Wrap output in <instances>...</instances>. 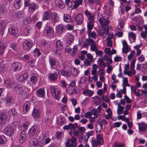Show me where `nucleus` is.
<instances>
[{
    "mask_svg": "<svg viewBox=\"0 0 147 147\" xmlns=\"http://www.w3.org/2000/svg\"><path fill=\"white\" fill-rule=\"evenodd\" d=\"M94 131L93 130L88 132L84 136L85 140L87 141L90 136L94 135Z\"/></svg>",
    "mask_w": 147,
    "mask_h": 147,
    "instance_id": "39",
    "label": "nucleus"
},
{
    "mask_svg": "<svg viewBox=\"0 0 147 147\" xmlns=\"http://www.w3.org/2000/svg\"><path fill=\"white\" fill-rule=\"evenodd\" d=\"M79 126L78 125L77 123H75L74 124L72 123H69L68 125H65L63 128L65 130L70 129L71 132V129H73L74 131L77 130V129H78Z\"/></svg>",
    "mask_w": 147,
    "mask_h": 147,
    "instance_id": "5",
    "label": "nucleus"
},
{
    "mask_svg": "<svg viewBox=\"0 0 147 147\" xmlns=\"http://www.w3.org/2000/svg\"><path fill=\"white\" fill-rule=\"evenodd\" d=\"M117 105L118 106V109L117 110V112L118 115H120L123 113V111L124 109V107L119 105V103H117Z\"/></svg>",
    "mask_w": 147,
    "mask_h": 147,
    "instance_id": "38",
    "label": "nucleus"
},
{
    "mask_svg": "<svg viewBox=\"0 0 147 147\" xmlns=\"http://www.w3.org/2000/svg\"><path fill=\"white\" fill-rule=\"evenodd\" d=\"M84 13L88 18L89 21H94V15L87 9L85 11Z\"/></svg>",
    "mask_w": 147,
    "mask_h": 147,
    "instance_id": "11",
    "label": "nucleus"
},
{
    "mask_svg": "<svg viewBox=\"0 0 147 147\" xmlns=\"http://www.w3.org/2000/svg\"><path fill=\"white\" fill-rule=\"evenodd\" d=\"M30 80L29 84L30 85H33L35 84L37 81V79L36 74L32 75L30 77Z\"/></svg>",
    "mask_w": 147,
    "mask_h": 147,
    "instance_id": "32",
    "label": "nucleus"
},
{
    "mask_svg": "<svg viewBox=\"0 0 147 147\" xmlns=\"http://www.w3.org/2000/svg\"><path fill=\"white\" fill-rule=\"evenodd\" d=\"M25 89V87L24 86H17L14 87L13 90L16 91L17 94H23Z\"/></svg>",
    "mask_w": 147,
    "mask_h": 147,
    "instance_id": "6",
    "label": "nucleus"
},
{
    "mask_svg": "<svg viewBox=\"0 0 147 147\" xmlns=\"http://www.w3.org/2000/svg\"><path fill=\"white\" fill-rule=\"evenodd\" d=\"M37 7L36 4L34 3H32L29 6V9H30V12H33L36 9Z\"/></svg>",
    "mask_w": 147,
    "mask_h": 147,
    "instance_id": "40",
    "label": "nucleus"
},
{
    "mask_svg": "<svg viewBox=\"0 0 147 147\" xmlns=\"http://www.w3.org/2000/svg\"><path fill=\"white\" fill-rule=\"evenodd\" d=\"M56 28L59 34H62L65 30V26L62 24L57 25L56 27Z\"/></svg>",
    "mask_w": 147,
    "mask_h": 147,
    "instance_id": "23",
    "label": "nucleus"
},
{
    "mask_svg": "<svg viewBox=\"0 0 147 147\" xmlns=\"http://www.w3.org/2000/svg\"><path fill=\"white\" fill-rule=\"evenodd\" d=\"M128 36L129 37L132 38L134 41L136 40V35L134 32H129Z\"/></svg>",
    "mask_w": 147,
    "mask_h": 147,
    "instance_id": "62",
    "label": "nucleus"
},
{
    "mask_svg": "<svg viewBox=\"0 0 147 147\" xmlns=\"http://www.w3.org/2000/svg\"><path fill=\"white\" fill-rule=\"evenodd\" d=\"M6 9L5 5L3 4L0 5V14H4L6 12Z\"/></svg>",
    "mask_w": 147,
    "mask_h": 147,
    "instance_id": "43",
    "label": "nucleus"
},
{
    "mask_svg": "<svg viewBox=\"0 0 147 147\" xmlns=\"http://www.w3.org/2000/svg\"><path fill=\"white\" fill-rule=\"evenodd\" d=\"M74 18L75 21L77 24H80L83 22L84 17L81 14L78 13L75 15Z\"/></svg>",
    "mask_w": 147,
    "mask_h": 147,
    "instance_id": "7",
    "label": "nucleus"
},
{
    "mask_svg": "<svg viewBox=\"0 0 147 147\" xmlns=\"http://www.w3.org/2000/svg\"><path fill=\"white\" fill-rule=\"evenodd\" d=\"M55 3L56 5L60 9H63L65 7L61 0H55Z\"/></svg>",
    "mask_w": 147,
    "mask_h": 147,
    "instance_id": "28",
    "label": "nucleus"
},
{
    "mask_svg": "<svg viewBox=\"0 0 147 147\" xmlns=\"http://www.w3.org/2000/svg\"><path fill=\"white\" fill-rule=\"evenodd\" d=\"M29 145L30 147H42L44 146L43 142L39 141L35 138H31L29 140Z\"/></svg>",
    "mask_w": 147,
    "mask_h": 147,
    "instance_id": "2",
    "label": "nucleus"
},
{
    "mask_svg": "<svg viewBox=\"0 0 147 147\" xmlns=\"http://www.w3.org/2000/svg\"><path fill=\"white\" fill-rule=\"evenodd\" d=\"M26 134L25 132L22 131L20 135V137L19 138V141L20 143H23L24 142L26 139Z\"/></svg>",
    "mask_w": 147,
    "mask_h": 147,
    "instance_id": "27",
    "label": "nucleus"
},
{
    "mask_svg": "<svg viewBox=\"0 0 147 147\" xmlns=\"http://www.w3.org/2000/svg\"><path fill=\"white\" fill-rule=\"evenodd\" d=\"M49 62L51 67L54 66L56 65V60L53 58L49 59Z\"/></svg>",
    "mask_w": 147,
    "mask_h": 147,
    "instance_id": "52",
    "label": "nucleus"
},
{
    "mask_svg": "<svg viewBox=\"0 0 147 147\" xmlns=\"http://www.w3.org/2000/svg\"><path fill=\"white\" fill-rule=\"evenodd\" d=\"M53 29L52 27L49 26H46L45 27L44 32L47 36H50L53 35Z\"/></svg>",
    "mask_w": 147,
    "mask_h": 147,
    "instance_id": "10",
    "label": "nucleus"
},
{
    "mask_svg": "<svg viewBox=\"0 0 147 147\" xmlns=\"http://www.w3.org/2000/svg\"><path fill=\"white\" fill-rule=\"evenodd\" d=\"M12 68L14 71L20 70L22 67L21 64L19 62L13 63L11 65Z\"/></svg>",
    "mask_w": 147,
    "mask_h": 147,
    "instance_id": "20",
    "label": "nucleus"
},
{
    "mask_svg": "<svg viewBox=\"0 0 147 147\" xmlns=\"http://www.w3.org/2000/svg\"><path fill=\"white\" fill-rule=\"evenodd\" d=\"M51 19L52 21L54 23L58 22L59 20V18L58 16L57 13L54 12L52 13Z\"/></svg>",
    "mask_w": 147,
    "mask_h": 147,
    "instance_id": "24",
    "label": "nucleus"
},
{
    "mask_svg": "<svg viewBox=\"0 0 147 147\" xmlns=\"http://www.w3.org/2000/svg\"><path fill=\"white\" fill-rule=\"evenodd\" d=\"M63 20L64 21L66 22H71V16L69 14H65L63 16Z\"/></svg>",
    "mask_w": 147,
    "mask_h": 147,
    "instance_id": "41",
    "label": "nucleus"
},
{
    "mask_svg": "<svg viewBox=\"0 0 147 147\" xmlns=\"http://www.w3.org/2000/svg\"><path fill=\"white\" fill-rule=\"evenodd\" d=\"M7 25V22L5 20L2 21L0 23V34L1 36L3 35Z\"/></svg>",
    "mask_w": 147,
    "mask_h": 147,
    "instance_id": "13",
    "label": "nucleus"
},
{
    "mask_svg": "<svg viewBox=\"0 0 147 147\" xmlns=\"http://www.w3.org/2000/svg\"><path fill=\"white\" fill-rule=\"evenodd\" d=\"M30 103L28 101H25L23 105V109L25 113H27L30 108Z\"/></svg>",
    "mask_w": 147,
    "mask_h": 147,
    "instance_id": "25",
    "label": "nucleus"
},
{
    "mask_svg": "<svg viewBox=\"0 0 147 147\" xmlns=\"http://www.w3.org/2000/svg\"><path fill=\"white\" fill-rule=\"evenodd\" d=\"M86 130V128L84 127L79 126L77 130L74 131L73 129H71V132H69V133L71 136V137L74 136H76L79 137L80 133L81 134L83 133H84Z\"/></svg>",
    "mask_w": 147,
    "mask_h": 147,
    "instance_id": "4",
    "label": "nucleus"
},
{
    "mask_svg": "<svg viewBox=\"0 0 147 147\" xmlns=\"http://www.w3.org/2000/svg\"><path fill=\"white\" fill-rule=\"evenodd\" d=\"M5 100L6 103L9 105L12 104L14 103V100L11 97L8 96Z\"/></svg>",
    "mask_w": 147,
    "mask_h": 147,
    "instance_id": "48",
    "label": "nucleus"
},
{
    "mask_svg": "<svg viewBox=\"0 0 147 147\" xmlns=\"http://www.w3.org/2000/svg\"><path fill=\"white\" fill-rule=\"evenodd\" d=\"M87 78L85 77H81L79 81L78 82V83L79 84H84L85 83L86 81L87 80Z\"/></svg>",
    "mask_w": 147,
    "mask_h": 147,
    "instance_id": "56",
    "label": "nucleus"
},
{
    "mask_svg": "<svg viewBox=\"0 0 147 147\" xmlns=\"http://www.w3.org/2000/svg\"><path fill=\"white\" fill-rule=\"evenodd\" d=\"M97 138V141L98 144L100 145H102L104 143L103 139L102 138V135L99 134H97L96 136Z\"/></svg>",
    "mask_w": 147,
    "mask_h": 147,
    "instance_id": "29",
    "label": "nucleus"
},
{
    "mask_svg": "<svg viewBox=\"0 0 147 147\" xmlns=\"http://www.w3.org/2000/svg\"><path fill=\"white\" fill-rule=\"evenodd\" d=\"M77 140L74 136H72L70 140H67L65 143L66 147H77L76 146ZM78 147H83L82 144L79 145Z\"/></svg>",
    "mask_w": 147,
    "mask_h": 147,
    "instance_id": "3",
    "label": "nucleus"
},
{
    "mask_svg": "<svg viewBox=\"0 0 147 147\" xmlns=\"http://www.w3.org/2000/svg\"><path fill=\"white\" fill-rule=\"evenodd\" d=\"M4 131L7 135L8 136H11L14 134V130L12 127L8 126L6 127L4 130Z\"/></svg>",
    "mask_w": 147,
    "mask_h": 147,
    "instance_id": "9",
    "label": "nucleus"
},
{
    "mask_svg": "<svg viewBox=\"0 0 147 147\" xmlns=\"http://www.w3.org/2000/svg\"><path fill=\"white\" fill-rule=\"evenodd\" d=\"M32 43L30 42L25 41L23 43V49L25 50H30L32 46Z\"/></svg>",
    "mask_w": 147,
    "mask_h": 147,
    "instance_id": "17",
    "label": "nucleus"
},
{
    "mask_svg": "<svg viewBox=\"0 0 147 147\" xmlns=\"http://www.w3.org/2000/svg\"><path fill=\"white\" fill-rule=\"evenodd\" d=\"M10 47L14 50L16 51L17 49V46L16 44L13 42L11 43L10 44Z\"/></svg>",
    "mask_w": 147,
    "mask_h": 147,
    "instance_id": "61",
    "label": "nucleus"
},
{
    "mask_svg": "<svg viewBox=\"0 0 147 147\" xmlns=\"http://www.w3.org/2000/svg\"><path fill=\"white\" fill-rule=\"evenodd\" d=\"M93 101L97 105L100 103L101 101L100 98L99 97L96 96L94 97Z\"/></svg>",
    "mask_w": 147,
    "mask_h": 147,
    "instance_id": "50",
    "label": "nucleus"
},
{
    "mask_svg": "<svg viewBox=\"0 0 147 147\" xmlns=\"http://www.w3.org/2000/svg\"><path fill=\"white\" fill-rule=\"evenodd\" d=\"M94 22L89 21L87 24V28L88 29V32H91V30L93 27V23Z\"/></svg>",
    "mask_w": 147,
    "mask_h": 147,
    "instance_id": "42",
    "label": "nucleus"
},
{
    "mask_svg": "<svg viewBox=\"0 0 147 147\" xmlns=\"http://www.w3.org/2000/svg\"><path fill=\"white\" fill-rule=\"evenodd\" d=\"M22 4V0H15L13 3L14 7L17 9H19Z\"/></svg>",
    "mask_w": 147,
    "mask_h": 147,
    "instance_id": "26",
    "label": "nucleus"
},
{
    "mask_svg": "<svg viewBox=\"0 0 147 147\" xmlns=\"http://www.w3.org/2000/svg\"><path fill=\"white\" fill-rule=\"evenodd\" d=\"M52 15V13L50 11H45L43 15L42 20L43 21H46L50 20Z\"/></svg>",
    "mask_w": 147,
    "mask_h": 147,
    "instance_id": "19",
    "label": "nucleus"
},
{
    "mask_svg": "<svg viewBox=\"0 0 147 147\" xmlns=\"http://www.w3.org/2000/svg\"><path fill=\"white\" fill-rule=\"evenodd\" d=\"M32 30V28L28 26L26 28H25L24 30V32L26 36H28L29 34L30 33Z\"/></svg>",
    "mask_w": 147,
    "mask_h": 147,
    "instance_id": "46",
    "label": "nucleus"
},
{
    "mask_svg": "<svg viewBox=\"0 0 147 147\" xmlns=\"http://www.w3.org/2000/svg\"><path fill=\"white\" fill-rule=\"evenodd\" d=\"M36 94L38 97L43 98L45 95V89L40 88L38 89L36 92Z\"/></svg>",
    "mask_w": 147,
    "mask_h": 147,
    "instance_id": "16",
    "label": "nucleus"
},
{
    "mask_svg": "<svg viewBox=\"0 0 147 147\" xmlns=\"http://www.w3.org/2000/svg\"><path fill=\"white\" fill-rule=\"evenodd\" d=\"M87 33L89 37H91L95 39L96 38V33L94 31H93L92 32H87Z\"/></svg>",
    "mask_w": 147,
    "mask_h": 147,
    "instance_id": "51",
    "label": "nucleus"
},
{
    "mask_svg": "<svg viewBox=\"0 0 147 147\" xmlns=\"http://www.w3.org/2000/svg\"><path fill=\"white\" fill-rule=\"evenodd\" d=\"M98 61L100 63L99 65L101 67L105 68L106 67L105 63L103 61V59L101 58L98 59Z\"/></svg>",
    "mask_w": 147,
    "mask_h": 147,
    "instance_id": "53",
    "label": "nucleus"
},
{
    "mask_svg": "<svg viewBox=\"0 0 147 147\" xmlns=\"http://www.w3.org/2000/svg\"><path fill=\"white\" fill-rule=\"evenodd\" d=\"M107 46L110 47L112 46V41L111 40L110 36H108L107 38Z\"/></svg>",
    "mask_w": 147,
    "mask_h": 147,
    "instance_id": "59",
    "label": "nucleus"
},
{
    "mask_svg": "<svg viewBox=\"0 0 147 147\" xmlns=\"http://www.w3.org/2000/svg\"><path fill=\"white\" fill-rule=\"evenodd\" d=\"M28 76V74L27 73H25L21 75L19 78V80L20 82H22L26 80Z\"/></svg>",
    "mask_w": 147,
    "mask_h": 147,
    "instance_id": "36",
    "label": "nucleus"
},
{
    "mask_svg": "<svg viewBox=\"0 0 147 147\" xmlns=\"http://www.w3.org/2000/svg\"><path fill=\"white\" fill-rule=\"evenodd\" d=\"M37 131L35 128H30L28 131L29 135L31 136H35L37 135Z\"/></svg>",
    "mask_w": 147,
    "mask_h": 147,
    "instance_id": "33",
    "label": "nucleus"
},
{
    "mask_svg": "<svg viewBox=\"0 0 147 147\" xmlns=\"http://www.w3.org/2000/svg\"><path fill=\"white\" fill-rule=\"evenodd\" d=\"M69 69L71 73L74 76L78 75L80 73L78 70L74 67H69Z\"/></svg>",
    "mask_w": 147,
    "mask_h": 147,
    "instance_id": "34",
    "label": "nucleus"
},
{
    "mask_svg": "<svg viewBox=\"0 0 147 147\" xmlns=\"http://www.w3.org/2000/svg\"><path fill=\"white\" fill-rule=\"evenodd\" d=\"M31 21V19L30 17H26L22 21L23 24L24 25L28 24Z\"/></svg>",
    "mask_w": 147,
    "mask_h": 147,
    "instance_id": "44",
    "label": "nucleus"
},
{
    "mask_svg": "<svg viewBox=\"0 0 147 147\" xmlns=\"http://www.w3.org/2000/svg\"><path fill=\"white\" fill-rule=\"evenodd\" d=\"M99 21L101 25L102 29L105 32V33H109L110 28L108 26L110 22L109 20H106L104 17H102L99 19Z\"/></svg>",
    "mask_w": 147,
    "mask_h": 147,
    "instance_id": "1",
    "label": "nucleus"
},
{
    "mask_svg": "<svg viewBox=\"0 0 147 147\" xmlns=\"http://www.w3.org/2000/svg\"><path fill=\"white\" fill-rule=\"evenodd\" d=\"M56 44L57 48H59V49H62L61 47L63 44L61 41H57L56 42Z\"/></svg>",
    "mask_w": 147,
    "mask_h": 147,
    "instance_id": "57",
    "label": "nucleus"
},
{
    "mask_svg": "<svg viewBox=\"0 0 147 147\" xmlns=\"http://www.w3.org/2000/svg\"><path fill=\"white\" fill-rule=\"evenodd\" d=\"M94 92L93 91L88 89H85L83 91V94L85 96H92L94 94Z\"/></svg>",
    "mask_w": 147,
    "mask_h": 147,
    "instance_id": "31",
    "label": "nucleus"
},
{
    "mask_svg": "<svg viewBox=\"0 0 147 147\" xmlns=\"http://www.w3.org/2000/svg\"><path fill=\"white\" fill-rule=\"evenodd\" d=\"M82 0H75L74 1V5L73 6V9L77 8L79 5L82 4Z\"/></svg>",
    "mask_w": 147,
    "mask_h": 147,
    "instance_id": "35",
    "label": "nucleus"
},
{
    "mask_svg": "<svg viewBox=\"0 0 147 147\" xmlns=\"http://www.w3.org/2000/svg\"><path fill=\"white\" fill-rule=\"evenodd\" d=\"M74 37L71 34L68 33L66 35V43L68 45H70L73 42Z\"/></svg>",
    "mask_w": 147,
    "mask_h": 147,
    "instance_id": "18",
    "label": "nucleus"
},
{
    "mask_svg": "<svg viewBox=\"0 0 147 147\" xmlns=\"http://www.w3.org/2000/svg\"><path fill=\"white\" fill-rule=\"evenodd\" d=\"M7 118V116L5 113H0V124L4 125Z\"/></svg>",
    "mask_w": 147,
    "mask_h": 147,
    "instance_id": "15",
    "label": "nucleus"
},
{
    "mask_svg": "<svg viewBox=\"0 0 147 147\" xmlns=\"http://www.w3.org/2000/svg\"><path fill=\"white\" fill-rule=\"evenodd\" d=\"M9 33L11 34L13 37L16 38L18 30L15 27L12 25H10L9 28Z\"/></svg>",
    "mask_w": 147,
    "mask_h": 147,
    "instance_id": "12",
    "label": "nucleus"
},
{
    "mask_svg": "<svg viewBox=\"0 0 147 147\" xmlns=\"http://www.w3.org/2000/svg\"><path fill=\"white\" fill-rule=\"evenodd\" d=\"M34 55L35 57H38L41 54L40 52L38 49L36 48L33 51Z\"/></svg>",
    "mask_w": 147,
    "mask_h": 147,
    "instance_id": "47",
    "label": "nucleus"
},
{
    "mask_svg": "<svg viewBox=\"0 0 147 147\" xmlns=\"http://www.w3.org/2000/svg\"><path fill=\"white\" fill-rule=\"evenodd\" d=\"M62 75L66 77H69L71 76V75L69 72L66 70H62L61 72Z\"/></svg>",
    "mask_w": 147,
    "mask_h": 147,
    "instance_id": "54",
    "label": "nucleus"
},
{
    "mask_svg": "<svg viewBox=\"0 0 147 147\" xmlns=\"http://www.w3.org/2000/svg\"><path fill=\"white\" fill-rule=\"evenodd\" d=\"M102 126L100 124L97 125H96V130L97 132H99L102 129Z\"/></svg>",
    "mask_w": 147,
    "mask_h": 147,
    "instance_id": "64",
    "label": "nucleus"
},
{
    "mask_svg": "<svg viewBox=\"0 0 147 147\" xmlns=\"http://www.w3.org/2000/svg\"><path fill=\"white\" fill-rule=\"evenodd\" d=\"M61 95V93L60 91L59 90H57L56 92L55 93V94H54V96H53L57 100H59V97Z\"/></svg>",
    "mask_w": 147,
    "mask_h": 147,
    "instance_id": "58",
    "label": "nucleus"
},
{
    "mask_svg": "<svg viewBox=\"0 0 147 147\" xmlns=\"http://www.w3.org/2000/svg\"><path fill=\"white\" fill-rule=\"evenodd\" d=\"M139 129L140 132H145L147 130V125L143 122L138 124Z\"/></svg>",
    "mask_w": 147,
    "mask_h": 147,
    "instance_id": "21",
    "label": "nucleus"
},
{
    "mask_svg": "<svg viewBox=\"0 0 147 147\" xmlns=\"http://www.w3.org/2000/svg\"><path fill=\"white\" fill-rule=\"evenodd\" d=\"M9 113L10 115L15 116L17 114V112L16 111L15 109H11L9 111Z\"/></svg>",
    "mask_w": 147,
    "mask_h": 147,
    "instance_id": "55",
    "label": "nucleus"
},
{
    "mask_svg": "<svg viewBox=\"0 0 147 147\" xmlns=\"http://www.w3.org/2000/svg\"><path fill=\"white\" fill-rule=\"evenodd\" d=\"M88 42L89 45L90 46V49L92 51H96L97 50V46L95 42L93 40L88 38L87 40Z\"/></svg>",
    "mask_w": 147,
    "mask_h": 147,
    "instance_id": "14",
    "label": "nucleus"
},
{
    "mask_svg": "<svg viewBox=\"0 0 147 147\" xmlns=\"http://www.w3.org/2000/svg\"><path fill=\"white\" fill-rule=\"evenodd\" d=\"M4 83L5 84H7L6 87L9 88L12 87L14 85L13 82L8 79L5 80Z\"/></svg>",
    "mask_w": 147,
    "mask_h": 147,
    "instance_id": "30",
    "label": "nucleus"
},
{
    "mask_svg": "<svg viewBox=\"0 0 147 147\" xmlns=\"http://www.w3.org/2000/svg\"><path fill=\"white\" fill-rule=\"evenodd\" d=\"M60 70L57 69L55 72L54 73H51L49 76V78L51 81H55L56 80L57 78V75L59 74Z\"/></svg>",
    "mask_w": 147,
    "mask_h": 147,
    "instance_id": "8",
    "label": "nucleus"
},
{
    "mask_svg": "<svg viewBox=\"0 0 147 147\" xmlns=\"http://www.w3.org/2000/svg\"><path fill=\"white\" fill-rule=\"evenodd\" d=\"M6 68L5 65L3 63H0V71L1 72H4L5 71Z\"/></svg>",
    "mask_w": 147,
    "mask_h": 147,
    "instance_id": "45",
    "label": "nucleus"
},
{
    "mask_svg": "<svg viewBox=\"0 0 147 147\" xmlns=\"http://www.w3.org/2000/svg\"><path fill=\"white\" fill-rule=\"evenodd\" d=\"M91 142L93 146H96L98 144L97 141L94 140L92 138H91Z\"/></svg>",
    "mask_w": 147,
    "mask_h": 147,
    "instance_id": "63",
    "label": "nucleus"
},
{
    "mask_svg": "<svg viewBox=\"0 0 147 147\" xmlns=\"http://www.w3.org/2000/svg\"><path fill=\"white\" fill-rule=\"evenodd\" d=\"M29 124V123L27 121L23 123L21 127V129L22 130V131L25 132L27 129Z\"/></svg>",
    "mask_w": 147,
    "mask_h": 147,
    "instance_id": "37",
    "label": "nucleus"
},
{
    "mask_svg": "<svg viewBox=\"0 0 147 147\" xmlns=\"http://www.w3.org/2000/svg\"><path fill=\"white\" fill-rule=\"evenodd\" d=\"M93 60L86 58L84 60V64L85 66H90Z\"/></svg>",
    "mask_w": 147,
    "mask_h": 147,
    "instance_id": "49",
    "label": "nucleus"
},
{
    "mask_svg": "<svg viewBox=\"0 0 147 147\" xmlns=\"http://www.w3.org/2000/svg\"><path fill=\"white\" fill-rule=\"evenodd\" d=\"M16 17L17 18H22L23 17V12L21 11H18L15 14Z\"/></svg>",
    "mask_w": 147,
    "mask_h": 147,
    "instance_id": "60",
    "label": "nucleus"
},
{
    "mask_svg": "<svg viewBox=\"0 0 147 147\" xmlns=\"http://www.w3.org/2000/svg\"><path fill=\"white\" fill-rule=\"evenodd\" d=\"M32 115L35 119L39 117L40 116V111L37 109L34 108L32 113Z\"/></svg>",
    "mask_w": 147,
    "mask_h": 147,
    "instance_id": "22",
    "label": "nucleus"
}]
</instances>
